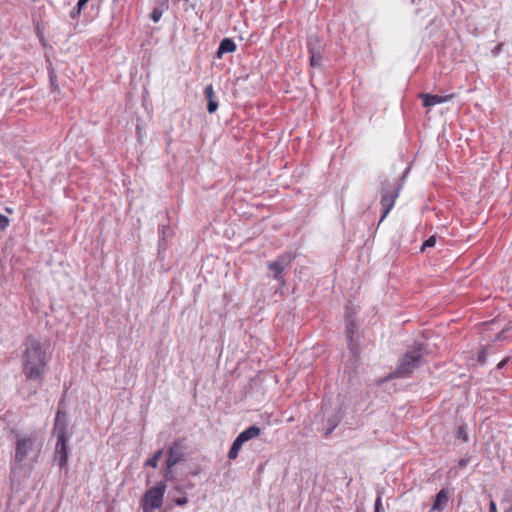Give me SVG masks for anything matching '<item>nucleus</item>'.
Listing matches in <instances>:
<instances>
[{
  "label": "nucleus",
  "instance_id": "obj_14",
  "mask_svg": "<svg viewBox=\"0 0 512 512\" xmlns=\"http://www.w3.org/2000/svg\"><path fill=\"white\" fill-rule=\"evenodd\" d=\"M449 500V491L441 489L435 496L431 511H442Z\"/></svg>",
  "mask_w": 512,
  "mask_h": 512
},
{
  "label": "nucleus",
  "instance_id": "obj_4",
  "mask_svg": "<svg viewBox=\"0 0 512 512\" xmlns=\"http://www.w3.org/2000/svg\"><path fill=\"white\" fill-rule=\"evenodd\" d=\"M401 189H402V183L399 181H390L389 179L381 180L380 204H381L382 214L379 219V224L387 217L389 212L394 207L395 201L398 198Z\"/></svg>",
  "mask_w": 512,
  "mask_h": 512
},
{
  "label": "nucleus",
  "instance_id": "obj_19",
  "mask_svg": "<svg viewBox=\"0 0 512 512\" xmlns=\"http://www.w3.org/2000/svg\"><path fill=\"white\" fill-rule=\"evenodd\" d=\"M338 424H339V419L337 416H332V417L328 418L325 435L326 436L331 435L332 432L334 431V429L338 426Z\"/></svg>",
  "mask_w": 512,
  "mask_h": 512
},
{
  "label": "nucleus",
  "instance_id": "obj_21",
  "mask_svg": "<svg viewBox=\"0 0 512 512\" xmlns=\"http://www.w3.org/2000/svg\"><path fill=\"white\" fill-rule=\"evenodd\" d=\"M162 14L163 10L159 7H155L150 14V18L153 22L157 23L161 19Z\"/></svg>",
  "mask_w": 512,
  "mask_h": 512
},
{
  "label": "nucleus",
  "instance_id": "obj_18",
  "mask_svg": "<svg viewBox=\"0 0 512 512\" xmlns=\"http://www.w3.org/2000/svg\"><path fill=\"white\" fill-rule=\"evenodd\" d=\"M162 454H163V450L162 449L157 450L153 454V456L145 462V466H150L152 468H157L158 462H159L160 458L162 457Z\"/></svg>",
  "mask_w": 512,
  "mask_h": 512
},
{
  "label": "nucleus",
  "instance_id": "obj_1",
  "mask_svg": "<svg viewBox=\"0 0 512 512\" xmlns=\"http://www.w3.org/2000/svg\"><path fill=\"white\" fill-rule=\"evenodd\" d=\"M22 347V373L28 381L35 382L40 387L48 370L50 356L44 345L31 335L26 337Z\"/></svg>",
  "mask_w": 512,
  "mask_h": 512
},
{
  "label": "nucleus",
  "instance_id": "obj_34",
  "mask_svg": "<svg viewBox=\"0 0 512 512\" xmlns=\"http://www.w3.org/2000/svg\"><path fill=\"white\" fill-rule=\"evenodd\" d=\"M408 171H409V169L407 168V169L405 170V172L403 173L402 178H404V177L406 176V174L408 173Z\"/></svg>",
  "mask_w": 512,
  "mask_h": 512
},
{
  "label": "nucleus",
  "instance_id": "obj_11",
  "mask_svg": "<svg viewBox=\"0 0 512 512\" xmlns=\"http://www.w3.org/2000/svg\"><path fill=\"white\" fill-rule=\"evenodd\" d=\"M419 97L423 100V106L424 107H432L436 104H441L448 102L453 99L454 94H449L445 96L440 95H434V94H428V93H421Z\"/></svg>",
  "mask_w": 512,
  "mask_h": 512
},
{
  "label": "nucleus",
  "instance_id": "obj_23",
  "mask_svg": "<svg viewBox=\"0 0 512 512\" xmlns=\"http://www.w3.org/2000/svg\"><path fill=\"white\" fill-rule=\"evenodd\" d=\"M486 359H487V350L486 349L480 350L478 353V357H477L478 363L480 365H483V364H485Z\"/></svg>",
  "mask_w": 512,
  "mask_h": 512
},
{
  "label": "nucleus",
  "instance_id": "obj_26",
  "mask_svg": "<svg viewBox=\"0 0 512 512\" xmlns=\"http://www.w3.org/2000/svg\"><path fill=\"white\" fill-rule=\"evenodd\" d=\"M503 46H504V44H503V43H499V44H497V45L492 49V54H493V56H498V55L501 53V51H502V49H503Z\"/></svg>",
  "mask_w": 512,
  "mask_h": 512
},
{
  "label": "nucleus",
  "instance_id": "obj_7",
  "mask_svg": "<svg viewBox=\"0 0 512 512\" xmlns=\"http://www.w3.org/2000/svg\"><path fill=\"white\" fill-rule=\"evenodd\" d=\"M294 259V253L285 252L280 254L276 260L267 263V267L272 272L273 278L282 286L285 285V279L282 273L291 265Z\"/></svg>",
  "mask_w": 512,
  "mask_h": 512
},
{
  "label": "nucleus",
  "instance_id": "obj_17",
  "mask_svg": "<svg viewBox=\"0 0 512 512\" xmlns=\"http://www.w3.org/2000/svg\"><path fill=\"white\" fill-rule=\"evenodd\" d=\"M89 0H78L76 6L70 12V17L72 19H76L81 14L82 10L85 8Z\"/></svg>",
  "mask_w": 512,
  "mask_h": 512
},
{
  "label": "nucleus",
  "instance_id": "obj_27",
  "mask_svg": "<svg viewBox=\"0 0 512 512\" xmlns=\"http://www.w3.org/2000/svg\"><path fill=\"white\" fill-rule=\"evenodd\" d=\"M187 503H188L187 497H180V498L175 499V504L177 506H184Z\"/></svg>",
  "mask_w": 512,
  "mask_h": 512
},
{
  "label": "nucleus",
  "instance_id": "obj_22",
  "mask_svg": "<svg viewBox=\"0 0 512 512\" xmlns=\"http://www.w3.org/2000/svg\"><path fill=\"white\" fill-rule=\"evenodd\" d=\"M436 244V238L435 236H430L421 246V251H425L426 248L434 247Z\"/></svg>",
  "mask_w": 512,
  "mask_h": 512
},
{
  "label": "nucleus",
  "instance_id": "obj_24",
  "mask_svg": "<svg viewBox=\"0 0 512 512\" xmlns=\"http://www.w3.org/2000/svg\"><path fill=\"white\" fill-rule=\"evenodd\" d=\"M9 225V219L3 214H0V230L4 231Z\"/></svg>",
  "mask_w": 512,
  "mask_h": 512
},
{
  "label": "nucleus",
  "instance_id": "obj_13",
  "mask_svg": "<svg viewBox=\"0 0 512 512\" xmlns=\"http://www.w3.org/2000/svg\"><path fill=\"white\" fill-rule=\"evenodd\" d=\"M204 95H205L206 99L208 100V104H207L208 113H210V114L215 113L218 109V102L215 100V93H214L212 84H209L205 87Z\"/></svg>",
  "mask_w": 512,
  "mask_h": 512
},
{
  "label": "nucleus",
  "instance_id": "obj_31",
  "mask_svg": "<svg viewBox=\"0 0 512 512\" xmlns=\"http://www.w3.org/2000/svg\"><path fill=\"white\" fill-rule=\"evenodd\" d=\"M459 464H460V466L464 467L467 464V460L461 459Z\"/></svg>",
  "mask_w": 512,
  "mask_h": 512
},
{
  "label": "nucleus",
  "instance_id": "obj_29",
  "mask_svg": "<svg viewBox=\"0 0 512 512\" xmlns=\"http://www.w3.org/2000/svg\"><path fill=\"white\" fill-rule=\"evenodd\" d=\"M489 512H497V506L494 501H490L489 503Z\"/></svg>",
  "mask_w": 512,
  "mask_h": 512
},
{
  "label": "nucleus",
  "instance_id": "obj_35",
  "mask_svg": "<svg viewBox=\"0 0 512 512\" xmlns=\"http://www.w3.org/2000/svg\"><path fill=\"white\" fill-rule=\"evenodd\" d=\"M505 512H512V507H510L507 510H505Z\"/></svg>",
  "mask_w": 512,
  "mask_h": 512
},
{
  "label": "nucleus",
  "instance_id": "obj_8",
  "mask_svg": "<svg viewBox=\"0 0 512 512\" xmlns=\"http://www.w3.org/2000/svg\"><path fill=\"white\" fill-rule=\"evenodd\" d=\"M184 460V453H183V440L181 439H175L167 453V460H166V471H165V477L167 478L168 475L171 473V469L178 464L179 462Z\"/></svg>",
  "mask_w": 512,
  "mask_h": 512
},
{
  "label": "nucleus",
  "instance_id": "obj_16",
  "mask_svg": "<svg viewBox=\"0 0 512 512\" xmlns=\"http://www.w3.org/2000/svg\"><path fill=\"white\" fill-rule=\"evenodd\" d=\"M243 444L244 442L237 436L228 451V458L230 460H234L238 457L239 451L241 450Z\"/></svg>",
  "mask_w": 512,
  "mask_h": 512
},
{
  "label": "nucleus",
  "instance_id": "obj_32",
  "mask_svg": "<svg viewBox=\"0 0 512 512\" xmlns=\"http://www.w3.org/2000/svg\"><path fill=\"white\" fill-rule=\"evenodd\" d=\"M143 512H153L154 509H151V508H146V507H141Z\"/></svg>",
  "mask_w": 512,
  "mask_h": 512
},
{
  "label": "nucleus",
  "instance_id": "obj_30",
  "mask_svg": "<svg viewBox=\"0 0 512 512\" xmlns=\"http://www.w3.org/2000/svg\"><path fill=\"white\" fill-rule=\"evenodd\" d=\"M55 80H56V75L52 72L50 74V81H51L52 86H56L55 85Z\"/></svg>",
  "mask_w": 512,
  "mask_h": 512
},
{
  "label": "nucleus",
  "instance_id": "obj_20",
  "mask_svg": "<svg viewBox=\"0 0 512 512\" xmlns=\"http://www.w3.org/2000/svg\"><path fill=\"white\" fill-rule=\"evenodd\" d=\"M456 437L458 439H461L463 442L468 441V433H467L466 425L463 424V425L458 426V428L456 430Z\"/></svg>",
  "mask_w": 512,
  "mask_h": 512
},
{
  "label": "nucleus",
  "instance_id": "obj_3",
  "mask_svg": "<svg viewBox=\"0 0 512 512\" xmlns=\"http://www.w3.org/2000/svg\"><path fill=\"white\" fill-rule=\"evenodd\" d=\"M425 346L420 342H414L404 355L400 358L399 363L391 377L405 378L419 368L424 361Z\"/></svg>",
  "mask_w": 512,
  "mask_h": 512
},
{
  "label": "nucleus",
  "instance_id": "obj_9",
  "mask_svg": "<svg viewBox=\"0 0 512 512\" xmlns=\"http://www.w3.org/2000/svg\"><path fill=\"white\" fill-rule=\"evenodd\" d=\"M307 49L310 54V65L313 68H320L322 66V44L318 36L308 37Z\"/></svg>",
  "mask_w": 512,
  "mask_h": 512
},
{
  "label": "nucleus",
  "instance_id": "obj_2",
  "mask_svg": "<svg viewBox=\"0 0 512 512\" xmlns=\"http://www.w3.org/2000/svg\"><path fill=\"white\" fill-rule=\"evenodd\" d=\"M67 416L65 411H62L58 409L55 421H54V427H53V434L56 436L57 441L55 445V451H54V461L57 462L59 467L66 468L68 466V440L69 437L67 435Z\"/></svg>",
  "mask_w": 512,
  "mask_h": 512
},
{
  "label": "nucleus",
  "instance_id": "obj_10",
  "mask_svg": "<svg viewBox=\"0 0 512 512\" xmlns=\"http://www.w3.org/2000/svg\"><path fill=\"white\" fill-rule=\"evenodd\" d=\"M346 336L348 339V349L353 354V356H357L358 354V344L355 340V336L357 335V325L355 321L351 318L346 319Z\"/></svg>",
  "mask_w": 512,
  "mask_h": 512
},
{
  "label": "nucleus",
  "instance_id": "obj_15",
  "mask_svg": "<svg viewBox=\"0 0 512 512\" xmlns=\"http://www.w3.org/2000/svg\"><path fill=\"white\" fill-rule=\"evenodd\" d=\"M261 430L259 427L253 425L242 431L238 437L240 440H242L244 443L249 441L250 439H253L254 437H257L260 434Z\"/></svg>",
  "mask_w": 512,
  "mask_h": 512
},
{
  "label": "nucleus",
  "instance_id": "obj_25",
  "mask_svg": "<svg viewBox=\"0 0 512 512\" xmlns=\"http://www.w3.org/2000/svg\"><path fill=\"white\" fill-rule=\"evenodd\" d=\"M382 509V497L378 495L374 503V512H380Z\"/></svg>",
  "mask_w": 512,
  "mask_h": 512
},
{
  "label": "nucleus",
  "instance_id": "obj_36",
  "mask_svg": "<svg viewBox=\"0 0 512 512\" xmlns=\"http://www.w3.org/2000/svg\"><path fill=\"white\" fill-rule=\"evenodd\" d=\"M356 512H365L364 509H357Z\"/></svg>",
  "mask_w": 512,
  "mask_h": 512
},
{
  "label": "nucleus",
  "instance_id": "obj_12",
  "mask_svg": "<svg viewBox=\"0 0 512 512\" xmlns=\"http://www.w3.org/2000/svg\"><path fill=\"white\" fill-rule=\"evenodd\" d=\"M236 44L231 38H224L221 40L216 52V57L221 59L225 53H233L236 51Z\"/></svg>",
  "mask_w": 512,
  "mask_h": 512
},
{
  "label": "nucleus",
  "instance_id": "obj_28",
  "mask_svg": "<svg viewBox=\"0 0 512 512\" xmlns=\"http://www.w3.org/2000/svg\"><path fill=\"white\" fill-rule=\"evenodd\" d=\"M508 361H509V359H508V358H506V359H504V360L500 361V362L497 364V369H499V370H500V369L504 368V367H505V365L508 363Z\"/></svg>",
  "mask_w": 512,
  "mask_h": 512
},
{
  "label": "nucleus",
  "instance_id": "obj_33",
  "mask_svg": "<svg viewBox=\"0 0 512 512\" xmlns=\"http://www.w3.org/2000/svg\"><path fill=\"white\" fill-rule=\"evenodd\" d=\"M166 229H169V227H167L165 225H162V233H163V235L166 234Z\"/></svg>",
  "mask_w": 512,
  "mask_h": 512
},
{
  "label": "nucleus",
  "instance_id": "obj_6",
  "mask_svg": "<svg viewBox=\"0 0 512 512\" xmlns=\"http://www.w3.org/2000/svg\"><path fill=\"white\" fill-rule=\"evenodd\" d=\"M166 487V483L164 481H160L154 487L148 489L140 501L141 507L151 509L161 508Z\"/></svg>",
  "mask_w": 512,
  "mask_h": 512
},
{
  "label": "nucleus",
  "instance_id": "obj_5",
  "mask_svg": "<svg viewBox=\"0 0 512 512\" xmlns=\"http://www.w3.org/2000/svg\"><path fill=\"white\" fill-rule=\"evenodd\" d=\"M40 447L41 445H38L36 435L16 434L14 465L17 467H22L23 462L28 458L30 454L34 452L37 454L40 452Z\"/></svg>",
  "mask_w": 512,
  "mask_h": 512
}]
</instances>
